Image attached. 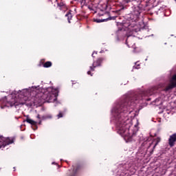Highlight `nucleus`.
Instances as JSON below:
<instances>
[{
    "instance_id": "1",
    "label": "nucleus",
    "mask_w": 176,
    "mask_h": 176,
    "mask_svg": "<svg viewBox=\"0 0 176 176\" xmlns=\"http://www.w3.org/2000/svg\"><path fill=\"white\" fill-rule=\"evenodd\" d=\"M133 104L134 102L133 101L128 102L124 104H117L111 111L113 115L117 116V131L125 140H131L133 137V131H130V128L133 126V122L127 117L123 116V112L126 113V115L131 113V111H129L127 110L129 109V107H131Z\"/></svg>"
},
{
    "instance_id": "2",
    "label": "nucleus",
    "mask_w": 176,
    "mask_h": 176,
    "mask_svg": "<svg viewBox=\"0 0 176 176\" xmlns=\"http://www.w3.org/2000/svg\"><path fill=\"white\" fill-rule=\"evenodd\" d=\"M58 89L53 87H48L44 91L37 92L34 97V104H41L42 102H52L57 100Z\"/></svg>"
},
{
    "instance_id": "3",
    "label": "nucleus",
    "mask_w": 176,
    "mask_h": 176,
    "mask_svg": "<svg viewBox=\"0 0 176 176\" xmlns=\"http://www.w3.org/2000/svg\"><path fill=\"white\" fill-rule=\"evenodd\" d=\"M140 14H141V12H140L138 10H135L133 13L129 15L131 19L128 22V28H134V27L137 25V22L138 21Z\"/></svg>"
},
{
    "instance_id": "4",
    "label": "nucleus",
    "mask_w": 176,
    "mask_h": 176,
    "mask_svg": "<svg viewBox=\"0 0 176 176\" xmlns=\"http://www.w3.org/2000/svg\"><path fill=\"white\" fill-rule=\"evenodd\" d=\"M25 102H20L17 101L16 98H12L10 100L7 101L6 106V107H15L17 108L19 105H24Z\"/></svg>"
},
{
    "instance_id": "5",
    "label": "nucleus",
    "mask_w": 176,
    "mask_h": 176,
    "mask_svg": "<svg viewBox=\"0 0 176 176\" xmlns=\"http://www.w3.org/2000/svg\"><path fill=\"white\" fill-rule=\"evenodd\" d=\"M13 138H5L3 136H0V148H2V146L5 147V145H10V144H13Z\"/></svg>"
},
{
    "instance_id": "6",
    "label": "nucleus",
    "mask_w": 176,
    "mask_h": 176,
    "mask_svg": "<svg viewBox=\"0 0 176 176\" xmlns=\"http://www.w3.org/2000/svg\"><path fill=\"white\" fill-rule=\"evenodd\" d=\"M174 87H176V74L173 76L170 83L165 89V91H168V90H171Z\"/></svg>"
},
{
    "instance_id": "7",
    "label": "nucleus",
    "mask_w": 176,
    "mask_h": 176,
    "mask_svg": "<svg viewBox=\"0 0 176 176\" xmlns=\"http://www.w3.org/2000/svg\"><path fill=\"white\" fill-rule=\"evenodd\" d=\"M168 142V145L170 148H173V146H175V143H176V133H175L169 136Z\"/></svg>"
},
{
    "instance_id": "8",
    "label": "nucleus",
    "mask_w": 176,
    "mask_h": 176,
    "mask_svg": "<svg viewBox=\"0 0 176 176\" xmlns=\"http://www.w3.org/2000/svg\"><path fill=\"white\" fill-rule=\"evenodd\" d=\"M102 58H98L97 60L94 61L92 64L94 68H97V67L101 66V63H102Z\"/></svg>"
},
{
    "instance_id": "9",
    "label": "nucleus",
    "mask_w": 176,
    "mask_h": 176,
    "mask_svg": "<svg viewBox=\"0 0 176 176\" xmlns=\"http://www.w3.org/2000/svg\"><path fill=\"white\" fill-rule=\"evenodd\" d=\"M27 123H29L30 124H32V126H36V122H35L34 120L30 118H27L26 120Z\"/></svg>"
},
{
    "instance_id": "10",
    "label": "nucleus",
    "mask_w": 176,
    "mask_h": 176,
    "mask_svg": "<svg viewBox=\"0 0 176 176\" xmlns=\"http://www.w3.org/2000/svg\"><path fill=\"white\" fill-rule=\"evenodd\" d=\"M154 141H155V144L153 147V150L156 148V146H157V145L159 144V142L162 141V139L160 138H157L156 139L154 140Z\"/></svg>"
},
{
    "instance_id": "11",
    "label": "nucleus",
    "mask_w": 176,
    "mask_h": 176,
    "mask_svg": "<svg viewBox=\"0 0 176 176\" xmlns=\"http://www.w3.org/2000/svg\"><path fill=\"white\" fill-rule=\"evenodd\" d=\"M65 16L67 17L68 22L71 23V20H72V14L69 12L65 14Z\"/></svg>"
},
{
    "instance_id": "12",
    "label": "nucleus",
    "mask_w": 176,
    "mask_h": 176,
    "mask_svg": "<svg viewBox=\"0 0 176 176\" xmlns=\"http://www.w3.org/2000/svg\"><path fill=\"white\" fill-rule=\"evenodd\" d=\"M108 20H112V18L109 17V18L104 19H96V23H103L104 21H108Z\"/></svg>"
},
{
    "instance_id": "13",
    "label": "nucleus",
    "mask_w": 176,
    "mask_h": 176,
    "mask_svg": "<svg viewBox=\"0 0 176 176\" xmlns=\"http://www.w3.org/2000/svg\"><path fill=\"white\" fill-rule=\"evenodd\" d=\"M52 62L47 61L43 64V67H44V68H50V67H52Z\"/></svg>"
},
{
    "instance_id": "14",
    "label": "nucleus",
    "mask_w": 176,
    "mask_h": 176,
    "mask_svg": "<svg viewBox=\"0 0 176 176\" xmlns=\"http://www.w3.org/2000/svg\"><path fill=\"white\" fill-rule=\"evenodd\" d=\"M89 68H90V71L87 72V75H90L91 76H93V74H91V71L94 72V68H96V67H94L93 66H90Z\"/></svg>"
},
{
    "instance_id": "15",
    "label": "nucleus",
    "mask_w": 176,
    "mask_h": 176,
    "mask_svg": "<svg viewBox=\"0 0 176 176\" xmlns=\"http://www.w3.org/2000/svg\"><path fill=\"white\" fill-rule=\"evenodd\" d=\"M153 89H150L147 91V93L145 94V96H152L153 94V92H152Z\"/></svg>"
},
{
    "instance_id": "16",
    "label": "nucleus",
    "mask_w": 176,
    "mask_h": 176,
    "mask_svg": "<svg viewBox=\"0 0 176 176\" xmlns=\"http://www.w3.org/2000/svg\"><path fill=\"white\" fill-rule=\"evenodd\" d=\"M133 69H140V64L135 63V65L133 66Z\"/></svg>"
},
{
    "instance_id": "17",
    "label": "nucleus",
    "mask_w": 176,
    "mask_h": 176,
    "mask_svg": "<svg viewBox=\"0 0 176 176\" xmlns=\"http://www.w3.org/2000/svg\"><path fill=\"white\" fill-rule=\"evenodd\" d=\"M124 3H129V2H134L135 0H123Z\"/></svg>"
},
{
    "instance_id": "18",
    "label": "nucleus",
    "mask_w": 176,
    "mask_h": 176,
    "mask_svg": "<svg viewBox=\"0 0 176 176\" xmlns=\"http://www.w3.org/2000/svg\"><path fill=\"white\" fill-rule=\"evenodd\" d=\"M57 116H58V119H60V118H63V113L61 112H59Z\"/></svg>"
},
{
    "instance_id": "19",
    "label": "nucleus",
    "mask_w": 176,
    "mask_h": 176,
    "mask_svg": "<svg viewBox=\"0 0 176 176\" xmlns=\"http://www.w3.org/2000/svg\"><path fill=\"white\" fill-rule=\"evenodd\" d=\"M94 54H97V52H93V54H92V55H91V56H92V57H94Z\"/></svg>"
},
{
    "instance_id": "20",
    "label": "nucleus",
    "mask_w": 176,
    "mask_h": 176,
    "mask_svg": "<svg viewBox=\"0 0 176 176\" xmlns=\"http://www.w3.org/2000/svg\"><path fill=\"white\" fill-rule=\"evenodd\" d=\"M37 119H41V116L38 114L37 116H36Z\"/></svg>"
},
{
    "instance_id": "21",
    "label": "nucleus",
    "mask_w": 176,
    "mask_h": 176,
    "mask_svg": "<svg viewBox=\"0 0 176 176\" xmlns=\"http://www.w3.org/2000/svg\"><path fill=\"white\" fill-rule=\"evenodd\" d=\"M138 126V120H137V124L135 125V127H137Z\"/></svg>"
},
{
    "instance_id": "22",
    "label": "nucleus",
    "mask_w": 176,
    "mask_h": 176,
    "mask_svg": "<svg viewBox=\"0 0 176 176\" xmlns=\"http://www.w3.org/2000/svg\"><path fill=\"white\" fill-rule=\"evenodd\" d=\"M152 144H153V142L150 144L148 148H151V146H152Z\"/></svg>"
},
{
    "instance_id": "23",
    "label": "nucleus",
    "mask_w": 176,
    "mask_h": 176,
    "mask_svg": "<svg viewBox=\"0 0 176 176\" xmlns=\"http://www.w3.org/2000/svg\"><path fill=\"white\" fill-rule=\"evenodd\" d=\"M14 171H16V168L14 167Z\"/></svg>"
},
{
    "instance_id": "24",
    "label": "nucleus",
    "mask_w": 176,
    "mask_h": 176,
    "mask_svg": "<svg viewBox=\"0 0 176 176\" xmlns=\"http://www.w3.org/2000/svg\"><path fill=\"white\" fill-rule=\"evenodd\" d=\"M14 171H16V168L14 167Z\"/></svg>"
},
{
    "instance_id": "25",
    "label": "nucleus",
    "mask_w": 176,
    "mask_h": 176,
    "mask_svg": "<svg viewBox=\"0 0 176 176\" xmlns=\"http://www.w3.org/2000/svg\"><path fill=\"white\" fill-rule=\"evenodd\" d=\"M14 171H16V168L14 167Z\"/></svg>"
}]
</instances>
